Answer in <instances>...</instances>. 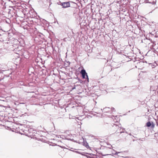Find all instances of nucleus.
Instances as JSON below:
<instances>
[{
	"label": "nucleus",
	"mask_w": 158,
	"mask_h": 158,
	"mask_svg": "<svg viewBox=\"0 0 158 158\" xmlns=\"http://www.w3.org/2000/svg\"><path fill=\"white\" fill-rule=\"evenodd\" d=\"M146 1L147 2L152 3V4H154L155 3L154 0H146Z\"/></svg>",
	"instance_id": "5"
},
{
	"label": "nucleus",
	"mask_w": 158,
	"mask_h": 158,
	"mask_svg": "<svg viewBox=\"0 0 158 158\" xmlns=\"http://www.w3.org/2000/svg\"><path fill=\"white\" fill-rule=\"evenodd\" d=\"M83 145L86 147L87 148L89 147L88 143L84 141L83 142Z\"/></svg>",
	"instance_id": "6"
},
{
	"label": "nucleus",
	"mask_w": 158,
	"mask_h": 158,
	"mask_svg": "<svg viewBox=\"0 0 158 158\" xmlns=\"http://www.w3.org/2000/svg\"><path fill=\"white\" fill-rule=\"evenodd\" d=\"M111 110L113 111L114 110V108H111Z\"/></svg>",
	"instance_id": "9"
},
{
	"label": "nucleus",
	"mask_w": 158,
	"mask_h": 158,
	"mask_svg": "<svg viewBox=\"0 0 158 158\" xmlns=\"http://www.w3.org/2000/svg\"><path fill=\"white\" fill-rule=\"evenodd\" d=\"M151 43H149V45H150L151 44H152V47H150L151 48H153V47L156 45V43H155L154 41H153L152 40H150Z\"/></svg>",
	"instance_id": "4"
},
{
	"label": "nucleus",
	"mask_w": 158,
	"mask_h": 158,
	"mask_svg": "<svg viewBox=\"0 0 158 158\" xmlns=\"http://www.w3.org/2000/svg\"><path fill=\"white\" fill-rule=\"evenodd\" d=\"M146 126L147 127H150L151 126L152 128H153L154 127L155 125L153 123V122L151 123L149 121L146 123Z\"/></svg>",
	"instance_id": "3"
},
{
	"label": "nucleus",
	"mask_w": 158,
	"mask_h": 158,
	"mask_svg": "<svg viewBox=\"0 0 158 158\" xmlns=\"http://www.w3.org/2000/svg\"><path fill=\"white\" fill-rule=\"evenodd\" d=\"M150 52V51H148V52Z\"/></svg>",
	"instance_id": "13"
},
{
	"label": "nucleus",
	"mask_w": 158,
	"mask_h": 158,
	"mask_svg": "<svg viewBox=\"0 0 158 158\" xmlns=\"http://www.w3.org/2000/svg\"><path fill=\"white\" fill-rule=\"evenodd\" d=\"M75 88L74 87V88H73V89H75Z\"/></svg>",
	"instance_id": "14"
},
{
	"label": "nucleus",
	"mask_w": 158,
	"mask_h": 158,
	"mask_svg": "<svg viewBox=\"0 0 158 158\" xmlns=\"http://www.w3.org/2000/svg\"><path fill=\"white\" fill-rule=\"evenodd\" d=\"M81 73L82 74V77L83 78H85V76H86V78L87 79V81L89 82V78L88 76L87 73H86L85 69L81 70Z\"/></svg>",
	"instance_id": "1"
},
{
	"label": "nucleus",
	"mask_w": 158,
	"mask_h": 158,
	"mask_svg": "<svg viewBox=\"0 0 158 158\" xmlns=\"http://www.w3.org/2000/svg\"><path fill=\"white\" fill-rule=\"evenodd\" d=\"M61 5L63 8H66L70 6V4L69 2H66L61 3Z\"/></svg>",
	"instance_id": "2"
},
{
	"label": "nucleus",
	"mask_w": 158,
	"mask_h": 158,
	"mask_svg": "<svg viewBox=\"0 0 158 158\" xmlns=\"http://www.w3.org/2000/svg\"><path fill=\"white\" fill-rule=\"evenodd\" d=\"M18 60H19V63H20V61H21V60H20V59H18Z\"/></svg>",
	"instance_id": "10"
},
{
	"label": "nucleus",
	"mask_w": 158,
	"mask_h": 158,
	"mask_svg": "<svg viewBox=\"0 0 158 158\" xmlns=\"http://www.w3.org/2000/svg\"><path fill=\"white\" fill-rule=\"evenodd\" d=\"M120 153V152H116L115 153H114V154L116 155H117L118 153Z\"/></svg>",
	"instance_id": "8"
},
{
	"label": "nucleus",
	"mask_w": 158,
	"mask_h": 158,
	"mask_svg": "<svg viewBox=\"0 0 158 158\" xmlns=\"http://www.w3.org/2000/svg\"><path fill=\"white\" fill-rule=\"evenodd\" d=\"M112 127L113 129H117L119 128V127L118 126L115 125H114V126H113Z\"/></svg>",
	"instance_id": "7"
},
{
	"label": "nucleus",
	"mask_w": 158,
	"mask_h": 158,
	"mask_svg": "<svg viewBox=\"0 0 158 158\" xmlns=\"http://www.w3.org/2000/svg\"><path fill=\"white\" fill-rule=\"evenodd\" d=\"M130 135H131V134H130Z\"/></svg>",
	"instance_id": "12"
},
{
	"label": "nucleus",
	"mask_w": 158,
	"mask_h": 158,
	"mask_svg": "<svg viewBox=\"0 0 158 158\" xmlns=\"http://www.w3.org/2000/svg\"><path fill=\"white\" fill-rule=\"evenodd\" d=\"M139 140H141V139H139Z\"/></svg>",
	"instance_id": "11"
}]
</instances>
